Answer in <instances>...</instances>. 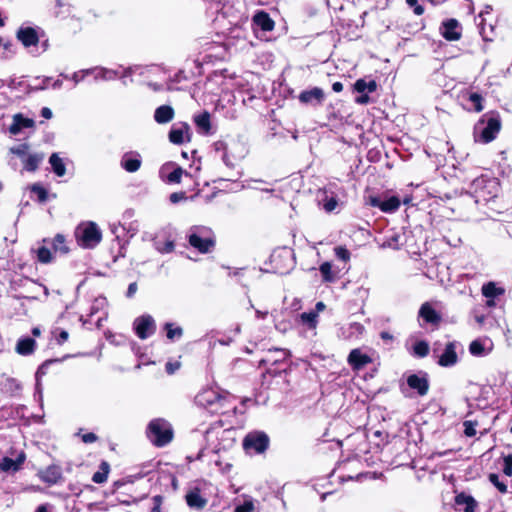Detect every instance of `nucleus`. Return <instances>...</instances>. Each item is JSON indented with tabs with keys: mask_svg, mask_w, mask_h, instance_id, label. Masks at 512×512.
I'll return each instance as SVG.
<instances>
[{
	"mask_svg": "<svg viewBox=\"0 0 512 512\" xmlns=\"http://www.w3.org/2000/svg\"><path fill=\"white\" fill-rule=\"evenodd\" d=\"M181 366L180 361H168L165 365V370L168 374L172 375L174 374Z\"/></svg>",
	"mask_w": 512,
	"mask_h": 512,
	"instance_id": "54",
	"label": "nucleus"
},
{
	"mask_svg": "<svg viewBox=\"0 0 512 512\" xmlns=\"http://www.w3.org/2000/svg\"><path fill=\"white\" fill-rule=\"evenodd\" d=\"M322 279L324 282L332 283L337 280V275L332 271V264L330 262H324L319 267Z\"/></svg>",
	"mask_w": 512,
	"mask_h": 512,
	"instance_id": "31",
	"label": "nucleus"
},
{
	"mask_svg": "<svg viewBox=\"0 0 512 512\" xmlns=\"http://www.w3.org/2000/svg\"><path fill=\"white\" fill-rule=\"evenodd\" d=\"M219 396L220 394L213 389H205L197 394L195 401L210 412L215 405L219 404Z\"/></svg>",
	"mask_w": 512,
	"mask_h": 512,
	"instance_id": "8",
	"label": "nucleus"
},
{
	"mask_svg": "<svg viewBox=\"0 0 512 512\" xmlns=\"http://www.w3.org/2000/svg\"><path fill=\"white\" fill-rule=\"evenodd\" d=\"M400 199L396 196H391L386 200H382L379 197H372L370 204L373 207H378L385 213L395 212L400 207Z\"/></svg>",
	"mask_w": 512,
	"mask_h": 512,
	"instance_id": "11",
	"label": "nucleus"
},
{
	"mask_svg": "<svg viewBox=\"0 0 512 512\" xmlns=\"http://www.w3.org/2000/svg\"><path fill=\"white\" fill-rule=\"evenodd\" d=\"M222 160H223V162L225 163V165H226L227 167L233 168V167H234V165H235V164H234V162L232 161V159H231V157H230V155H229L228 151H227V152H225V153H223V155H222Z\"/></svg>",
	"mask_w": 512,
	"mask_h": 512,
	"instance_id": "59",
	"label": "nucleus"
},
{
	"mask_svg": "<svg viewBox=\"0 0 512 512\" xmlns=\"http://www.w3.org/2000/svg\"><path fill=\"white\" fill-rule=\"evenodd\" d=\"M34 126V121L30 118L23 117L22 114H15L13 116V123L9 127V132L12 135H17L24 128H32Z\"/></svg>",
	"mask_w": 512,
	"mask_h": 512,
	"instance_id": "19",
	"label": "nucleus"
},
{
	"mask_svg": "<svg viewBox=\"0 0 512 512\" xmlns=\"http://www.w3.org/2000/svg\"><path fill=\"white\" fill-rule=\"evenodd\" d=\"M290 355V352L285 349H273L269 350L266 359L262 360V362H271L277 363L285 360Z\"/></svg>",
	"mask_w": 512,
	"mask_h": 512,
	"instance_id": "26",
	"label": "nucleus"
},
{
	"mask_svg": "<svg viewBox=\"0 0 512 512\" xmlns=\"http://www.w3.org/2000/svg\"><path fill=\"white\" fill-rule=\"evenodd\" d=\"M38 476L43 482L55 484L61 478V469L52 465L39 471Z\"/></svg>",
	"mask_w": 512,
	"mask_h": 512,
	"instance_id": "21",
	"label": "nucleus"
},
{
	"mask_svg": "<svg viewBox=\"0 0 512 512\" xmlns=\"http://www.w3.org/2000/svg\"><path fill=\"white\" fill-rule=\"evenodd\" d=\"M189 126L186 123L174 124L169 132V140L173 144H183L185 140H189Z\"/></svg>",
	"mask_w": 512,
	"mask_h": 512,
	"instance_id": "13",
	"label": "nucleus"
},
{
	"mask_svg": "<svg viewBox=\"0 0 512 512\" xmlns=\"http://www.w3.org/2000/svg\"><path fill=\"white\" fill-rule=\"evenodd\" d=\"M455 505L460 511L475 512L477 502L471 495L462 492L455 496Z\"/></svg>",
	"mask_w": 512,
	"mask_h": 512,
	"instance_id": "15",
	"label": "nucleus"
},
{
	"mask_svg": "<svg viewBox=\"0 0 512 512\" xmlns=\"http://www.w3.org/2000/svg\"><path fill=\"white\" fill-rule=\"evenodd\" d=\"M399 239H400V235H398V234L391 236L387 240L388 246L391 248L397 249L399 247Z\"/></svg>",
	"mask_w": 512,
	"mask_h": 512,
	"instance_id": "57",
	"label": "nucleus"
},
{
	"mask_svg": "<svg viewBox=\"0 0 512 512\" xmlns=\"http://www.w3.org/2000/svg\"><path fill=\"white\" fill-rule=\"evenodd\" d=\"M75 238L80 247L93 249L101 242L102 232L95 222L85 221L76 227Z\"/></svg>",
	"mask_w": 512,
	"mask_h": 512,
	"instance_id": "3",
	"label": "nucleus"
},
{
	"mask_svg": "<svg viewBox=\"0 0 512 512\" xmlns=\"http://www.w3.org/2000/svg\"><path fill=\"white\" fill-rule=\"evenodd\" d=\"M407 385L412 390H415L419 396L427 395L430 388L428 373L419 371L418 373L410 374L407 377Z\"/></svg>",
	"mask_w": 512,
	"mask_h": 512,
	"instance_id": "7",
	"label": "nucleus"
},
{
	"mask_svg": "<svg viewBox=\"0 0 512 512\" xmlns=\"http://www.w3.org/2000/svg\"><path fill=\"white\" fill-rule=\"evenodd\" d=\"M187 197H186V193L184 191H180V192H174L172 193L170 196H169V201L172 203V204H177L179 203L180 201H184L186 200Z\"/></svg>",
	"mask_w": 512,
	"mask_h": 512,
	"instance_id": "53",
	"label": "nucleus"
},
{
	"mask_svg": "<svg viewBox=\"0 0 512 512\" xmlns=\"http://www.w3.org/2000/svg\"><path fill=\"white\" fill-rule=\"evenodd\" d=\"M174 437L172 425L162 419V446L169 444Z\"/></svg>",
	"mask_w": 512,
	"mask_h": 512,
	"instance_id": "38",
	"label": "nucleus"
},
{
	"mask_svg": "<svg viewBox=\"0 0 512 512\" xmlns=\"http://www.w3.org/2000/svg\"><path fill=\"white\" fill-rule=\"evenodd\" d=\"M188 242L198 252L209 253L215 246V235L206 227L196 226L189 232Z\"/></svg>",
	"mask_w": 512,
	"mask_h": 512,
	"instance_id": "4",
	"label": "nucleus"
},
{
	"mask_svg": "<svg viewBox=\"0 0 512 512\" xmlns=\"http://www.w3.org/2000/svg\"><path fill=\"white\" fill-rule=\"evenodd\" d=\"M419 317H421L426 323L433 325H438L441 321L440 314L428 302L421 305L419 309Z\"/></svg>",
	"mask_w": 512,
	"mask_h": 512,
	"instance_id": "16",
	"label": "nucleus"
},
{
	"mask_svg": "<svg viewBox=\"0 0 512 512\" xmlns=\"http://www.w3.org/2000/svg\"><path fill=\"white\" fill-rule=\"evenodd\" d=\"M5 387L11 392H17L21 389L20 383L14 378H7Z\"/></svg>",
	"mask_w": 512,
	"mask_h": 512,
	"instance_id": "51",
	"label": "nucleus"
},
{
	"mask_svg": "<svg viewBox=\"0 0 512 512\" xmlns=\"http://www.w3.org/2000/svg\"><path fill=\"white\" fill-rule=\"evenodd\" d=\"M122 167L128 172H135L140 168L141 161L138 157L125 154L121 161Z\"/></svg>",
	"mask_w": 512,
	"mask_h": 512,
	"instance_id": "29",
	"label": "nucleus"
},
{
	"mask_svg": "<svg viewBox=\"0 0 512 512\" xmlns=\"http://www.w3.org/2000/svg\"><path fill=\"white\" fill-rule=\"evenodd\" d=\"M269 446V437L261 431L248 433L243 440V447L246 451L263 453Z\"/></svg>",
	"mask_w": 512,
	"mask_h": 512,
	"instance_id": "5",
	"label": "nucleus"
},
{
	"mask_svg": "<svg viewBox=\"0 0 512 512\" xmlns=\"http://www.w3.org/2000/svg\"><path fill=\"white\" fill-rule=\"evenodd\" d=\"M334 251L338 259L345 262L350 259V252L345 247L337 246Z\"/></svg>",
	"mask_w": 512,
	"mask_h": 512,
	"instance_id": "48",
	"label": "nucleus"
},
{
	"mask_svg": "<svg viewBox=\"0 0 512 512\" xmlns=\"http://www.w3.org/2000/svg\"><path fill=\"white\" fill-rule=\"evenodd\" d=\"M489 481L499 490L501 493L507 492V486L499 480V476L495 473L489 475Z\"/></svg>",
	"mask_w": 512,
	"mask_h": 512,
	"instance_id": "45",
	"label": "nucleus"
},
{
	"mask_svg": "<svg viewBox=\"0 0 512 512\" xmlns=\"http://www.w3.org/2000/svg\"><path fill=\"white\" fill-rule=\"evenodd\" d=\"M458 361L457 353L455 350V344L453 342H449L444 352L440 355L438 364L442 367H451L454 366Z\"/></svg>",
	"mask_w": 512,
	"mask_h": 512,
	"instance_id": "14",
	"label": "nucleus"
},
{
	"mask_svg": "<svg viewBox=\"0 0 512 512\" xmlns=\"http://www.w3.org/2000/svg\"><path fill=\"white\" fill-rule=\"evenodd\" d=\"M214 147H215L216 151H222L223 153L228 151L227 144L225 142H223V141H217L214 144Z\"/></svg>",
	"mask_w": 512,
	"mask_h": 512,
	"instance_id": "60",
	"label": "nucleus"
},
{
	"mask_svg": "<svg viewBox=\"0 0 512 512\" xmlns=\"http://www.w3.org/2000/svg\"><path fill=\"white\" fill-rule=\"evenodd\" d=\"M17 38L25 47L36 45L39 41L37 32L31 27L21 28L17 32Z\"/></svg>",
	"mask_w": 512,
	"mask_h": 512,
	"instance_id": "20",
	"label": "nucleus"
},
{
	"mask_svg": "<svg viewBox=\"0 0 512 512\" xmlns=\"http://www.w3.org/2000/svg\"><path fill=\"white\" fill-rule=\"evenodd\" d=\"M110 466L107 462H102L100 465V471L94 473L92 480L97 484L104 483L107 480Z\"/></svg>",
	"mask_w": 512,
	"mask_h": 512,
	"instance_id": "36",
	"label": "nucleus"
},
{
	"mask_svg": "<svg viewBox=\"0 0 512 512\" xmlns=\"http://www.w3.org/2000/svg\"><path fill=\"white\" fill-rule=\"evenodd\" d=\"M254 509L253 503L250 501H246L241 505H238L234 512H252Z\"/></svg>",
	"mask_w": 512,
	"mask_h": 512,
	"instance_id": "56",
	"label": "nucleus"
},
{
	"mask_svg": "<svg viewBox=\"0 0 512 512\" xmlns=\"http://www.w3.org/2000/svg\"><path fill=\"white\" fill-rule=\"evenodd\" d=\"M406 3L416 15L420 16L424 13V7L418 3V0H406Z\"/></svg>",
	"mask_w": 512,
	"mask_h": 512,
	"instance_id": "49",
	"label": "nucleus"
},
{
	"mask_svg": "<svg viewBox=\"0 0 512 512\" xmlns=\"http://www.w3.org/2000/svg\"><path fill=\"white\" fill-rule=\"evenodd\" d=\"M26 459L25 453L21 452L18 457L14 460L8 457H4L0 461V470L4 472H17Z\"/></svg>",
	"mask_w": 512,
	"mask_h": 512,
	"instance_id": "17",
	"label": "nucleus"
},
{
	"mask_svg": "<svg viewBox=\"0 0 512 512\" xmlns=\"http://www.w3.org/2000/svg\"><path fill=\"white\" fill-rule=\"evenodd\" d=\"M441 35L448 41H457L461 38L459 23L455 19H449L442 23Z\"/></svg>",
	"mask_w": 512,
	"mask_h": 512,
	"instance_id": "10",
	"label": "nucleus"
},
{
	"mask_svg": "<svg viewBox=\"0 0 512 512\" xmlns=\"http://www.w3.org/2000/svg\"><path fill=\"white\" fill-rule=\"evenodd\" d=\"M49 163L52 166L53 172L58 176L62 177L66 173V167L63 160L58 156L57 153H53L49 158Z\"/></svg>",
	"mask_w": 512,
	"mask_h": 512,
	"instance_id": "28",
	"label": "nucleus"
},
{
	"mask_svg": "<svg viewBox=\"0 0 512 512\" xmlns=\"http://www.w3.org/2000/svg\"><path fill=\"white\" fill-rule=\"evenodd\" d=\"M298 99L303 104L319 105L324 100V92L319 87H314L310 90L302 91Z\"/></svg>",
	"mask_w": 512,
	"mask_h": 512,
	"instance_id": "12",
	"label": "nucleus"
},
{
	"mask_svg": "<svg viewBox=\"0 0 512 512\" xmlns=\"http://www.w3.org/2000/svg\"><path fill=\"white\" fill-rule=\"evenodd\" d=\"M504 293V289L497 287L495 283L489 282L482 287V294L489 299H493Z\"/></svg>",
	"mask_w": 512,
	"mask_h": 512,
	"instance_id": "32",
	"label": "nucleus"
},
{
	"mask_svg": "<svg viewBox=\"0 0 512 512\" xmlns=\"http://www.w3.org/2000/svg\"><path fill=\"white\" fill-rule=\"evenodd\" d=\"M37 259L44 264L50 263L52 261V253L47 247H40L37 250Z\"/></svg>",
	"mask_w": 512,
	"mask_h": 512,
	"instance_id": "40",
	"label": "nucleus"
},
{
	"mask_svg": "<svg viewBox=\"0 0 512 512\" xmlns=\"http://www.w3.org/2000/svg\"><path fill=\"white\" fill-rule=\"evenodd\" d=\"M253 22L263 31H272L274 29V21L264 11L257 12L253 17Z\"/></svg>",
	"mask_w": 512,
	"mask_h": 512,
	"instance_id": "24",
	"label": "nucleus"
},
{
	"mask_svg": "<svg viewBox=\"0 0 512 512\" xmlns=\"http://www.w3.org/2000/svg\"><path fill=\"white\" fill-rule=\"evenodd\" d=\"M471 187L474 194L465 193L461 195L456 202V210L459 216L466 220L473 217L474 211L480 201H489L497 195L498 191V183L496 180L484 176L473 180Z\"/></svg>",
	"mask_w": 512,
	"mask_h": 512,
	"instance_id": "1",
	"label": "nucleus"
},
{
	"mask_svg": "<svg viewBox=\"0 0 512 512\" xmlns=\"http://www.w3.org/2000/svg\"><path fill=\"white\" fill-rule=\"evenodd\" d=\"M84 443H93L97 440V436L94 433H86L82 436Z\"/></svg>",
	"mask_w": 512,
	"mask_h": 512,
	"instance_id": "58",
	"label": "nucleus"
},
{
	"mask_svg": "<svg viewBox=\"0 0 512 512\" xmlns=\"http://www.w3.org/2000/svg\"><path fill=\"white\" fill-rule=\"evenodd\" d=\"M29 147L27 144H20L18 146L10 148V152L21 157L23 160L27 156Z\"/></svg>",
	"mask_w": 512,
	"mask_h": 512,
	"instance_id": "46",
	"label": "nucleus"
},
{
	"mask_svg": "<svg viewBox=\"0 0 512 512\" xmlns=\"http://www.w3.org/2000/svg\"><path fill=\"white\" fill-rule=\"evenodd\" d=\"M36 347V341L32 338L25 337L21 338L17 341V344L15 346V351L19 355L27 356L31 355Z\"/></svg>",
	"mask_w": 512,
	"mask_h": 512,
	"instance_id": "23",
	"label": "nucleus"
},
{
	"mask_svg": "<svg viewBox=\"0 0 512 512\" xmlns=\"http://www.w3.org/2000/svg\"><path fill=\"white\" fill-rule=\"evenodd\" d=\"M354 89L358 93H372L377 89V83L375 80L367 82L365 79H358L354 84Z\"/></svg>",
	"mask_w": 512,
	"mask_h": 512,
	"instance_id": "30",
	"label": "nucleus"
},
{
	"mask_svg": "<svg viewBox=\"0 0 512 512\" xmlns=\"http://www.w3.org/2000/svg\"><path fill=\"white\" fill-rule=\"evenodd\" d=\"M174 117V110L169 105H162V123L171 121Z\"/></svg>",
	"mask_w": 512,
	"mask_h": 512,
	"instance_id": "47",
	"label": "nucleus"
},
{
	"mask_svg": "<svg viewBox=\"0 0 512 512\" xmlns=\"http://www.w3.org/2000/svg\"><path fill=\"white\" fill-rule=\"evenodd\" d=\"M469 352L474 356H481L484 352V346L482 342L474 340L469 345Z\"/></svg>",
	"mask_w": 512,
	"mask_h": 512,
	"instance_id": "42",
	"label": "nucleus"
},
{
	"mask_svg": "<svg viewBox=\"0 0 512 512\" xmlns=\"http://www.w3.org/2000/svg\"><path fill=\"white\" fill-rule=\"evenodd\" d=\"M184 173L185 171L181 167L174 169L171 173L168 174L167 182L180 183Z\"/></svg>",
	"mask_w": 512,
	"mask_h": 512,
	"instance_id": "41",
	"label": "nucleus"
},
{
	"mask_svg": "<svg viewBox=\"0 0 512 512\" xmlns=\"http://www.w3.org/2000/svg\"><path fill=\"white\" fill-rule=\"evenodd\" d=\"M133 328L140 339H146L156 332L157 325L153 317L142 315L134 320Z\"/></svg>",
	"mask_w": 512,
	"mask_h": 512,
	"instance_id": "6",
	"label": "nucleus"
},
{
	"mask_svg": "<svg viewBox=\"0 0 512 512\" xmlns=\"http://www.w3.org/2000/svg\"><path fill=\"white\" fill-rule=\"evenodd\" d=\"M501 129V118L497 112L484 114L474 128L475 141L489 143Z\"/></svg>",
	"mask_w": 512,
	"mask_h": 512,
	"instance_id": "2",
	"label": "nucleus"
},
{
	"mask_svg": "<svg viewBox=\"0 0 512 512\" xmlns=\"http://www.w3.org/2000/svg\"><path fill=\"white\" fill-rule=\"evenodd\" d=\"M469 100L473 103L474 110L476 112H481L483 110V105H482L483 97L480 94L471 93L469 95Z\"/></svg>",
	"mask_w": 512,
	"mask_h": 512,
	"instance_id": "44",
	"label": "nucleus"
},
{
	"mask_svg": "<svg viewBox=\"0 0 512 512\" xmlns=\"http://www.w3.org/2000/svg\"><path fill=\"white\" fill-rule=\"evenodd\" d=\"M230 402H231V396H229V395H226V396L220 395L219 396V404L215 405L212 408V410L210 411V413L221 414V415L228 414L229 412L235 413L236 412V406L231 405Z\"/></svg>",
	"mask_w": 512,
	"mask_h": 512,
	"instance_id": "22",
	"label": "nucleus"
},
{
	"mask_svg": "<svg viewBox=\"0 0 512 512\" xmlns=\"http://www.w3.org/2000/svg\"><path fill=\"white\" fill-rule=\"evenodd\" d=\"M147 436L155 446H160V421L158 419L149 423Z\"/></svg>",
	"mask_w": 512,
	"mask_h": 512,
	"instance_id": "25",
	"label": "nucleus"
},
{
	"mask_svg": "<svg viewBox=\"0 0 512 512\" xmlns=\"http://www.w3.org/2000/svg\"><path fill=\"white\" fill-rule=\"evenodd\" d=\"M164 329L166 330V337L171 342L178 341L183 336V329L174 323H165Z\"/></svg>",
	"mask_w": 512,
	"mask_h": 512,
	"instance_id": "27",
	"label": "nucleus"
},
{
	"mask_svg": "<svg viewBox=\"0 0 512 512\" xmlns=\"http://www.w3.org/2000/svg\"><path fill=\"white\" fill-rule=\"evenodd\" d=\"M347 361L353 370H361L366 365L370 364L372 359L369 355L363 353L360 349H353L349 353Z\"/></svg>",
	"mask_w": 512,
	"mask_h": 512,
	"instance_id": "9",
	"label": "nucleus"
},
{
	"mask_svg": "<svg viewBox=\"0 0 512 512\" xmlns=\"http://www.w3.org/2000/svg\"><path fill=\"white\" fill-rule=\"evenodd\" d=\"M41 115L45 118V119H50L52 118V111L51 109H49L48 107H44L42 108L41 110Z\"/></svg>",
	"mask_w": 512,
	"mask_h": 512,
	"instance_id": "63",
	"label": "nucleus"
},
{
	"mask_svg": "<svg viewBox=\"0 0 512 512\" xmlns=\"http://www.w3.org/2000/svg\"><path fill=\"white\" fill-rule=\"evenodd\" d=\"M187 505L192 509L201 510L207 504V499L200 495L198 488L191 489L185 496Z\"/></svg>",
	"mask_w": 512,
	"mask_h": 512,
	"instance_id": "18",
	"label": "nucleus"
},
{
	"mask_svg": "<svg viewBox=\"0 0 512 512\" xmlns=\"http://www.w3.org/2000/svg\"><path fill=\"white\" fill-rule=\"evenodd\" d=\"M223 426L222 421L218 420L210 424V426L204 431L205 437L208 439L210 434H212L215 430H220Z\"/></svg>",
	"mask_w": 512,
	"mask_h": 512,
	"instance_id": "55",
	"label": "nucleus"
},
{
	"mask_svg": "<svg viewBox=\"0 0 512 512\" xmlns=\"http://www.w3.org/2000/svg\"><path fill=\"white\" fill-rule=\"evenodd\" d=\"M503 472L506 476H512V454L504 457V467Z\"/></svg>",
	"mask_w": 512,
	"mask_h": 512,
	"instance_id": "52",
	"label": "nucleus"
},
{
	"mask_svg": "<svg viewBox=\"0 0 512 512\" xmlns=\"http://www.w3.org/2000/svg\"><path fill=\"white\" fill-rule=\"evenodd\" d=\"M195 123L203 132L208 133L211 128L210 114L208 112H203L202 114L197 115L195 117Z\"/></svg>",
	"mask_w": 512,
	"mask_h": 512,
	"instance_id": "37",
	"label": "nucleus"
},
{
	"mask_svg": "<svg viewBox=\"0 0 512 512\" xmlns=\"http://www.w3.org/2000/svg\"><path fill=\"white\" fill-rule=\"evenodd\" d=\"M464 434L467 436V437H473L476 435V423L472 422V421H465L464 422Z\"/></svg>",
	"mask_w": 512,
	"mask_h": 512,
	"instance_id": "50",
	"label": "nucleus"
},
{
	"mask_svg": "<svg viewBox=\"0 0 512 512\" xmlns=\"http://www.w3.org/2000/svg\"><path fill=\"white\" fill-rule=\"evenodd\" d=\"M362 95L356 98V103L358 104H367L370 100L367 94L361 93Z\"/></svg>",
	"mask_w": 512,
	"mask_h": 512,
	"instance_id": "61",
	"label": "nucleus"
},
{
	"mask_svg": "<svg viewBox=\"0 0 512 512\" xmlns=\"http://www.w3.org/2000/svg\"><path fill=\"white\" fill-rule=\"evenodd\" d=\"M137 291V284L131 283L127 290V297H132Z\"/></svg>",
	"mask_w": 512,
	"mask_h": 512,
	"instance_id": "62",
	"label": "nucleus"
},
{
	"mask_svg": "<svg viewBox=\"0 0 512 512\" xmlns=\"http://www.w3.org/2000/svg\"><path fill=\"white\" fill-rule=\"evenodd\" d=\"M413 354L419 358L429 354V344L426 341H418L413 346Z\"/></svg>",
	"mask_w": 512,
	"mask_h": 512,
	"instance_id": "39",
	"label": "nucleus"
},
{
	"mask_svg": "<svg viewBox=\"0 0 512 512\" xmlns=\"http://www.w3.org/2000/svg\"><path fill=\"white\" fill-rule=\"evenodd\" d=\"M51 243L55 253L67 254L69 252L64 235L57 234Z\"/></svg>",
	"mask_w": 512,
	"mask_h": 512,
	"instance_id": "33",
	"label": "nucleus"
},
{
	"mask_svg": "<svg viewBox=\"0 0 512 512\" xmlns=\"http://www.w3.org/2000/svg\"><path fill=\"white\" fill-rule=\"evenodd\" d=\"M323 202V208L326 212H332L338 205V201L335 197H328L325 195V198L321 200Z\"/></svg>",
	"mask_w": 512,
	"mask_h": 512,
	"instance_id": "43",
	"label": "nucleus"
},
{
	"mask_svg": "<svg viewBox=\"0 0 512 512\" xmlns=\"http://www.w3.org/2000/svg\"><path fill=\"white\" fill-rule=\"evenodd\" d=\"M300 320L310 329H315L318 323V314L314 311L304 312L300 314Z\"/></svg>",
	"mask_w": 512,
	"mask_h": 512,
	"instance_id": "35",
	"label": "nucleus"
},
{
	"mask_svg": "<svg viewBox=\"0 0 512 512\" xmlns=\"http://www.w3.org/2000/svg\"><path fill=\"white\" fill-rule=\"evenodd\" d=\"M42 160H43V155H40V154L27 155L23 160L24 167L28 171H35L38 168V166Z\"/></svg>",
	"mask_w": 512,
	"mask_h": 512,
	"instance_id": "34",
	"label": "nucleus"
},
{
	"mask_svg": "<svg viewBox=\"0 0 512 512\" xmlns=\"http://www.w3.org/2000/svg\"><path fill=\"white\" fill-rule=\"evenodd\" d=\"M68 336H69L68 332L65 330H62L59 334L58 343L59 344L64 343L68 339Z\"/></svg>",
	"mask_w": 512,
	"mask_h": 512,
	"instance_id": "64",
	"label": "nucleus"
}]
</instances>
